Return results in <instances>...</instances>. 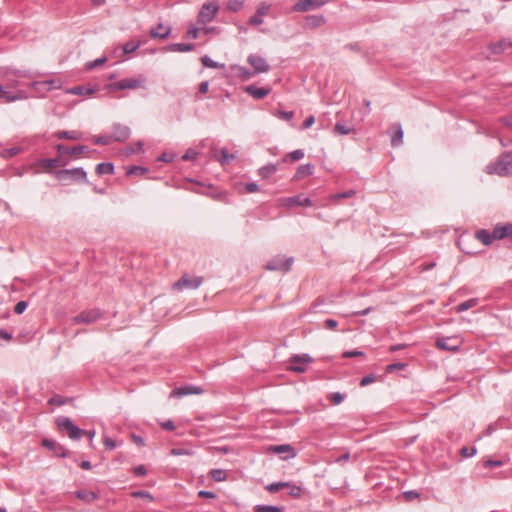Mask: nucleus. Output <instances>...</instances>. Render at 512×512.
Returning a JSON list of instances; mask_svg holds the SVG:
<instances>
[{"label": "nucleus", "instance_id": "obj_47", "mask_svg": "<svg viewBox=\"0 0 512 512\" xmlns=\"http://www.w3.org/2000/svg\"><path fill=\"white\" fill-rule=\"evenodd\" d=\"M352 131H353L352 128H349L346 125L339 123V122L336 123L334 126V132L337 134H340V135H347Z\"/></svg>", "mask_w": 512, "mask_h": 512}, {"label": "nucleus", "instance_id": "obj_26", "mask_svg": "<svg viewBox=\"0 0 512 512\" xmlns=\"http://www.w3.org/2000/svg\"><path fill=\"white\" fill-rule=\"evenodd\" d=\"M495 236L498 237L499 240L504 238L512 239V223L495 226Z\"/></svg>", "mask_w": 512, "mask_h": 512}, {"label": "nucleus", "instance_id": "obj_57", "mask_svg": "<svg viewBox=\"0 0 512 512\" xmlns=\"http://www.w3.org/2000/svg\"><path fill=\"white\" fill-rule=\"evenodd\" d=\"M376 380V377L374 374H369V375H366L364 376L361 380H360V386L361 387H364V386H367L371 383H373L374 381Z\"/></svg>", "mask_w": 512, "mask_h": 512}, {"label": "nucleus", "instance_id": "obj_35", "mask_svg": "<svg viewBox=\"0 0 512 512\" xmlns=\"http://www.w3.org/2000/svg\"><path fill=\"white\" fill-rule=\"evenodd\" d=\"M306 22L310 28H316L323 25L326 20L322 15H312L306 18Z\"/></svg>", "mask_w": 512, "mask_h": 512}, {"label": "nucleus", "instance_id": "obj_58", "mask_svg": "<svg viewBox=\"0 0 512 512\" xmlns=\"http://www.w3.org/2000/svg\"><path fill=\"white\" fill-rule=\"evenodd\" d=\"M28 306V303L26 301H19L15 306H14V312L16 314H22L25 309L27 308Z\"/></svg>", "mask_w": 512, "mask_h": 512}, {"label": "nucleus", "instance_id": "obj_33", "mask_svg": "<svg viewBox=\"0 0 512 512\" xmlns=\"http://www.w3.org/2000/svg\"><path fill=\"white\" fill-rule=\"evenodd\" d=\"M313 173V166L310 164L300 165L297 168L295 179L299 180Z\"/></svg>", "mask_w": 512, "mask_h": 512}, {"label": "nucleus", "instance_id": "obj_17", "mask_svg": "<svg viewBox=\"0 0 512 512\" xmlns=\"http://www.w3.org/2000/svg\"><path fill=\"white\" fill-rule=\"evenodd\" d=\"M204 392L203 388L194 385L177 387L172 391V396L183 397L187 395H200Z\"/></svg>", "mask_w": 512, "mask_h": 512}, {"label": "nucleus", "instance_id": "obj_1", "mask_svg": "<svg viewBox=\"0 0 512 512\" xmlns=\"http://www.w3.org/2000/svg\"><path fill=\"white\" fill-rule=\"evenodd\" d=\"M488 174H497L499 176L512 175V151L503 153L499 160L486 167Z\"/></svg>", "mask_w": 512, "mask_h": 512}, {"label": "nucleus", "instance_id": "obj_62", "mask_svg": "<svg viewBox=\"0 0 512 512\" xmlns=\"http://www.w3.org/2000/svg\"><path fill=\"white\" fill-rule=\"evenodd\" d=\"M197 156V152L193 149H188L185 154L182 156L184 161H189L195 159Z\"/></svg>", "mask_w": 512, "mask_h": 512}, {"label": "nucleus", "instance_id": "obj_8", "mask_svg": "<svg viewBox=\"0 0 512 512\" xmlns=\"http://www.w3.org/2000/svg\"><path fill=\"white\" fill-rule=\"evenodd\" d=\"M461 339L457 336L437 337L435 345L438 349L444 351H457L461 345Z\"/></svg>", "mask_w": 512, "mask_h": 512}, {"label": "nucleus", "instance_id": "obj_14", "mask_svg": "<svg viewBox=\"0 0 512 512\" xmlns=\"http://www.w3.org/2000/svg\"><path fill=\"white\" fill-rule=\"evenodd\" d=\"M66 164L67 162L62 159V155L56 158L41 159L37 162V165L40 168H42L45 172H51L52 169L57 167H63Z\"/></svg>", "mask_w": 512, "mask_h": 512}, {"label": "nucleus", "instance_id": "obj_31", "mask_svg": "<svg viewBox=\"0 0 512 512\" xmlns=\"http://www.w3.org/2000/svg\"><path fill=\"white\" fill-rule=\"evenodd\" d=\"M194 47H195L194 44H190V43H175V44H170L167 47V50L173 51V52H189V51L194 50Z\"/></svg>", "mask_w": 512, "mask_h": 512}, {"label": "nucleus", "instance_id": "obj_54", "mask_svg": "<svg viewBox=\"0 0 512 512\" xmlns=\"http://www.w3.org/2000/svg\"><path fill=\"white\" fill-rule=\"evenodd\" d=\"M343 358H354V357H358V356H364V352L361 351V350H348V351H345L343 352L342 354Z\"/></svg>", "mask_w": 512, "mask_h": 512}, {"label": "nucleus", "instance_id": "obj_4", "mask_svg": "<svg viewBox=\"0 0 512 512\" xmlns=\"http://www.w3.org/2000/svg\"><path fill=\"white\" fill-rule=\"evenodd\" d=\"M58 428L66 431L72 440H79L84 434V430L73 423V421L65 416H60L56 419Z\"/></svg>", "mask_w": 512, "mask_h": 512}, {"label": "nucleus", "instance_id": "obj_50", "mask_svg": "<svg viewBox=\"0 0 512 512\" xmlns=\"http://www.w3.org/2000/svg\"><path fill=\"white\" fill-rule=\"evenodd\" d=\"M287 488H289V495L294 497V498H298L301 496V493H302V488L300 486H297V485H291L289 484V486H286Z\"/></svg>", "mask_w": 512, "mask_h": 512}, {"label": "nucleus", "instance_id": "obj_44", "mask_svg": "<svg viewBox=\"0 0 512 512\" xmlns=\"http://www.w3.org/2000/svg\"><path fill=\"white\" fill-rule=\"evenodd\" d=\"M243 0H229L227 9L232 12H237L243 7Z\"/></svg>", "mask_w": 512, "mask_h": 512}, {"label": "nucleus", "instance_id": "obj_15", "mask_svg": "<svg viewBox=\"0 0 512 512\" xmlns=\"http://www.w3.org/2000/svg\"><path fill=\"white\" fill-rule=\"evenodd\" d=\"M268 450L279 455L286 454L282 457L284 460L294 458L297 455L295 448L290 444L271 445Z\"/></svg>", "mask_w": 512, "mask_h": 512}, {"label": "nucleus", "instance_id": "obj_41", "mask_svg": "<svg viewBox=\"0 0 512 512\" xmlns=\"http://www.w3.org/2000/svg\"><path fill=\"white\" fill-rule=\"evenodd\" d=\"M345 396L340 392H332L327 396V399L333 405H339L344 401Z\"/></svg>", "mask_w": 512, "mask_h": 512}, {"label": "nucleus", "instance_id": "obj_6", "mask_svg": "<svg viewBox=\"0 0 512 512\" xmlns=\"http://www.w3.org/2000/svg\"><path fill=\"white\" fill-rule=\"evenodd\" d=\"M293 257L285 258L282 255H277L274 258H272L267 264L266 269L270 271H282L287 272L290 270L292 263H293Z\"/></svg>", "mask_w": 512, "mask_h": 512}, {"label": "nucleus", "instance_id": "obj_10", "mask_svg": "<svg viewBox=\"0 0 512 512\" xmlns=\"http://www.w3.org/2000/svg\"><path fill=\"white\" fill-rule=\"evenodd\" d=\"M41 445L51 450L57 457L66 458L70 454L69 450L66 447L57 443L55 440L49 438L42 439Z\"/></svg>", "mask_w": 512, "mask_h": 512}, {"label": "nucleus", "instance_id": "obj_27", "mask_svg": "<svg viewBox=\"0 0 512 512\" xmlns=\"http://www.w3.org/2000/svg\"><path fill=\"white\" fill-rule=\"evenodd\" d=\"M75 496L86 503H91L98 499L97 493L90 490H77Z\"/></svg>", "mask_w": 512, "mask_h": 512}, {"label": "nucleus", "instance_id": "obj_45", "mask_svg": "<svg viewBox=\"0 0 512 512\" xmlns=\"http://www.w3.org/2000/svg\"><path fill=\"white\" fill-rule=\"evenodd\" d=\"M285 486H289V483L288 482H273L271 484H269L266 489L270 492V493H276L278 492L280 489L284 488Z\"/></svg>", "mask_w": 512, "mask_h": 512}, {"label": "nucleus", "instance_id": "obj_34", "mask_svg": "<svg viewBox=\"0 0 512 512\" xmlns=\"http://www.w3.org/2000/svg\"><path fill=\"white\" fill-rule=\"evenodd\" d=\"M278 170V167L277 165L275 164H268L266 166H263L261 167L259 170H258V174L264 178V179H267L269 178L270 176H272L274 173H276V171Z\"/></svg>", "mask_w": 512, "mask_h": 512}, {"label": "nucleus", "instance_id": "obj_18", "mask_svg": "<svg viewBox=\"0 0 512 512\" xmlns=\"http://www.w3.org/2000/svg\"><path fill=\"white\" fill-rule=\"evenodd\" d=\"M111 137H113V141L124 142L130 137V129L128 126L116 123L113 125Z\"/></svg>", "mask_w": 512, "mask_h": 512}, {"label": "nucleus", "instance_id": "obj_16", "mask_svg": "<svg viewBox=\"0 0 512 512\" xmlns=\"http://www.w3.org/2000/svg\"><path fill=\"white\" fill-rule=\"evenodd\" d=\"M282 206L293 207V206H311L312 201L308 197H302L301 195L282 198L279 200Z\"/></svg>", "mask_w": 512, "mask_h": 512}, {"label": "nucleus", "instance_id": "obj_39", "mask_svg": "<svg viewBox=\"0 0 512 512\" xmlns=\"http://www.w3.org/2000/svg\"><path fill=\"white\" fill-rule=\"evenodd\" d=\"M304 157V151L301 149L294 150L290 153H288L284 158L283 161H287V159H290L291 161H298L301 160Z\"/></svg>", "mask_w": 512, "mask_h": 512}, {"label": "nucleus", "instance_id": "obj_25", "mask_svg": "<svg viewBox=\"0 0 512 512\" xmlns=\"http://www.w3.org/2000/svg\"><path fill=\"white\" fill-rule=\"evenodd\" d=\"M171 33V27L165 26L162 23H159L157 27L152 28L150 31V36L154 39L160 38L165 39L167 38Z\"/></svg>", "mask_w": 512, "mask_h": 512}, {"label": "nucleus", "instance_id": "obj_63", "mask_svg": "<svg viewBox=\"0 0 512 512\" xmlns=\"http://www.w3.org/2000/svg\"><path fill=\"white\" fill-rule=\"evenodd\" d=\"M147 474V469L144 465H138L134 468V475L138 477L145 476Z\"/></svg>", "mask_w": 512, "mask_h": 512}, {"label": "nucleus", "instance_id": "obj_40", "mask_svg": "<svg viewBox=\"0 0 512 512\" xmlns=\"http://www.w3.org/2000/svg\"><path fill=\"white\" fill-rule=\"evenodd\" d=\"M354 195H355L354 190H348L345 192L333 194V195H331L330 199L333 202H338L341 199L350 198V197H353Z\"/></svg>", "mask_w": 512, "mask_h": 512}, {"label": "nucleus", "instance_id": "obj_13", "mask_svg": "<svg viewBox=\"0 0 512 512\" xmlns=\"http://www.w3.org/2000/svg\"><path fill=\"white\" fill-rule=\"evenodd\" d=\"M28 96L25 91L17 90L16 93H11L4 89L3 85L0 84V102H15L18 100L27 99Z\"/></svg>", "mask_w": 512, "mask_h": 512}, {"label": "nucleus", "instance_id": "obj_7", "mask_svg": "<svg viewBox=\"0 0 512 512\" xmlns=\"http://www.w3.org/2000/svg\"><path fill=\"white\" fill-rule=\"evenodd\" d=\"M203 282L201 277H194L188 274L183 275L178 281L173 284L174 290H183V289H196Z\"/></svg>", "mask_w": 512, "mask_h": 512}, {"label": "nucleus", "instance_id": "obj_52", "mask_svg": "<svg viewBox=\"0 0 512 512\" xmlns=\"http://www.w3.org/2000/svg\"><path fill=\"white\" fill-rule=\"evenodd\" d=\"M170 453H171V455H174V456H181V455H192L193 451L185 449V448L176 447V448L171 449Z\"/></svg>", "mask_w": 512, "mask_h": 512}, {"label": "nucleus", "instance_id": "obj_37", "mask_svg": "<svg viewBox=\"0 0 512 512\" xmlns=\"http://www.w3.org/2000/svg\"><path fill=\"white\" fill-rule=\"evenodd\" d=\"M209 475L216 482L225 481L227 479V472L223 469H212Z\"/></svg>", "mask_w": 512, "mask_h": 512}, {"label": "nucleus", "instance_id": "obj_55", "mask_svg": "<svg viewBox=\"0 0 512 512\" xmlns=\"http://www.w3.org/2000/svg\"><path fill=\"white\" fill-rule=\"evenodd\" d=\"M201 62L202 64L205 66V67H208V68H218V64L217 62L213 61L210 57H208L207 55L203 56L201 58Z\"/></svg>", "mask_w": 512, "mask_h": 512}, {"label": "nucleus", "instance_id": "obj_46", "mask_svg": "<svg viewBox=\"0 0 512 512\" xmlns=\"http://www.w3.org/2000/svg\"><path fill=\"white\" fill-rule=\"evenodd\" d=\"M139 46H140V42L129 41L124 44L123 52L125 54L132 53V52L136 51L139 48Z\"/></svg>", "mask_w": 512, "mask_h": 512}, {"label": "nucleus", "instance_id": "obj_60", "mask_svg": "<svg viewBox=\"0 0 512 512\" xmlns=\"http://www.w3.org/2000/svg\"><path fill=\"white\" fill-rule=\"evenodd\" d=\"M277 115L278 117H280L281 119L283 120H286V121H289L290 119L293 118L294 116V112L293 111H282V110H279L277 112Z\"/></svg>", "mask_w": 512, "mask_h": 512}, {"label": "nucleus", "instance_id": "obj_53", "mask_svg": "<svg viewBox=\"0 0 512 512\" xmlns=\"http://www.w3.org/2000/svg\"><path fill=\"white\" fill-rule=\"evenodd\" d=\"M148 170L144 167H141V166H132L129 168V170L127 171V173L129 175H143L147 172Z\"/></svg>", "mask_w": 512, "mask_h": 512}, {"label": "nucleus", "instance_id": "obj_48", "mask_svg": "<svg viewBox=\"0 0 512 512\" xmlns=\"http://www.w3.org/2000/svg\"><path fill=\"white\" fill-rule=\"evenodd\" d=\"M460 455L464 458L472 457L476 455L477 449L475 447H462L459 451Z\"/></svg>", "mask_w": 512, "mask_h": 512}, {"label": "nucleus", "instance_id": "obj_23", "mask_svg": "<svg viewBox=\"0 0 512 512\" xmlns=\"http://www.w3.org/2000/svg\"><path fill=\"white\" fill-rule=\"evenodd\" d=\"M475 238L481 241L486 246L490 245L494 240H499L498 237L495 236V228L493 229L492 232L486 229L478 230L475 233Z\"/></svg>", "mask_w": 512, "mask_h": 512}, {"label": "nucleus", "instance_id": "obj_3", "mask_svg": "<svg viewBox=\"0 0 512 512\" xmlns=\"http://www.w3.org/2000/svg\"><path fill=\"white\" fill-rule=\"evenodd\" d=\"M56 179L60 182H67L69 180L74 182L87 183V173L83 168L62 169L54 173Z\"/></svg>", "mask_w": 512, "mask_h": 512}, {"label": "nucleus", "instance_id": "obj_43", "mask_svg": "<svg viewBox=\"0 0 512 512\" xmlns=\"http://www.w3.org/2000/svg\"><path fill=\"white\" fill-rule=\"evenodd\" d=\"M200 31H201V27H197L191 23L186 32V37L189 39H196V38H198Z\"/></svg>", "mask_w": 512, "mask_h": 512}, {"label": "nucleus", "instance_id": "obj_56", "mask_svg": "<svg viewBox=\"0 0 512 512\" xmlns=\"http://www.w3.org/2000/svg\"><path fill=\"white\" fill-rule=\"evenodd\" d=\"M248 23L251 26L261 25L263 23V17L258 13H255L253 16L250 17Z\"/></svg>", "mask_w": 512, "mask_h": 512}, {"label": "nucleus", "instance_id": "obj_42", "mask_svg": "<svg viewBox=\"0 0 512 512\" xmlns=\"http://www.w3.org/2000/svg\"><path fill=\"white\" fill-rule=\"evenodd\" d=\"M71 399H68V398H64L63 396L61 395H58V394H55L54 396H52L49 400H48V403L51 404V405H55V406H62L64 404H66L68 401H70Z\"/></svg>", "mask_w": 512, "mask_h": 512}, {"label": "nucleus", "instance_id": "obj_24", "mask_svg": "<svg viewBox=\"0 0 512 512\" xmlns=\"http://www.w3.org/2000/svg\"><path fill=\"white\" fill-rule=\"evenodd\" d=\"M489 48L493 54H501L508 49H512V41L509 39H501L495 43H492Z\"/></svg>", "mask_w": 512, "mask_h": 512}, {"label": "nucleus", "instance_id": "obj_5", "mask_svg": "<svg viewBox=\"0 0 512 512\" xmlns=\"http://www.w3.org/2000/svg\"><path fill=\"white\" fill-rule=\"evenodd\" d=\"M218 10L219 6L216 2L205 3L199 11L197 23L201 26H206L215 18Z\"/></svg>", "mask_w": 512, "mask_h": 512}, {"label": "nucleus", "instance_id": "obj_12", "mask_svg": "<svg viewBox=\"0 0 512 512\" xmlns=\"http://www.w3.org/2000/svg\"><path fill=\"white\" fill-rule=\"evenodd\" d=\"M325 3V0H300L293 6V10L296 12H307L320 8Z\"/></svg>", "mask_w": 512, "mask_h": 512}, {"label": "nucleus", "instance_id": "obj_32", "mask_svg": "<svg viewBox=\"0 0 512 512\" xmlns=\"http://www.w3.org/2000/svg\"><path fill=\"white\" fill-rule=\"evenodd\" d=\"M95 170L98 175H111L114 173V166L109 162L99 163Z\"/></svg>", "mask_w": 512, "mask_h": 512}, {"label": "nucleus", "instance_id": "obj_64", "mask_svg": "<svg viewBox=\"0 0 512 512\" xmlns=\"http://www.w3.org/2000/svg\"><path fill=\"white\" fill-rule=\"evenodd\" d=\"M198 496L200 498H210V499H214L216 498V494L212 491H207V490H200L198 492Z\"/></svg>", "mask_w": 512, "mask_h": 512}, {"label": "nucleus", "instance_id": "obj_2", "mask_svg": "<svg viewBox=\"0 0 512 512\" xmlns=\"http://www.w3.org/2000/svg\"><path fill=\"white\" fill-rule=\"evenodd\" d=\"M146 78L143 75H139L137 77L132 78H124L117 82H113L106 85V89L109 92H115L118 90H125V89H139V88H146Z\"/></svg>", "mask_w": 512, "mask_h": 512}, {"label": "nucleus", "instance_id": "obj_51", "mask_svg": "<svg viewBox=\"0 0 512 512\" xmlns=\"http://www.w3.org/2000/svg\"><path fill=\"white\" fill-rule=\"evenodd\" d=\"M475 305H476V300L475 299H471V300H468L466 302H463V303L459 304L456 309H457L458 312H461V311H465V310H467L469 308H472Z\"/></svg>", "mask_w": 512, "mask_h": 512}, {"label": "nucleus", "instance_id": "obj_61", "mask_svg": "<svg viewBox=\"0 0 512 512\" xmlns=\"http://www.w3.org/2000/svg\"><path fill=\"white\" fill-rule=\"evenodd\" d=\"M405 367H406L405 363L397 362V363H393V364L388 365L386 370H387V372H392L394 370L404 369Z\"/></svg>", "mask_w": 512, "mask_h": 512}, {"label": "nucleus", "instance_id": "obj_21", "mask_svg": "<svg viewBox=\"0 0 512 512\" xmlns=\"http://www.w3.org/2000/svg\"><path fill=\"white\" fill-rule=\"evenodd\" d=\"M245 91L255 99H263L271 92L270 87H257L255 85H249L245 88Z\"/></svg>", "mask_w": 512, "mask_h": 512}, {"label": "nucleus", "instance_id": "obj_11", "mask_svg": "<svg viewBox=\"0 0 512 512\" xmlns=\"http://www.w3.org/2000/svg\"><path fill=\"white\" fill-rule=\"evenodd\" d=\"M247 62L253 67L254 73H266L269 71L270 66L266 59L262 56L251 54L249 55Z\"/></svg>", "mask_w": 512, "mask_h": 512}, {"label": "nucleus", "instance_id": "obj_30", "mask_svg": "<svg viewBox=\"0 0 512 512\" xmlns=\"http://www.w3.org/2000/svg\"><path fill=\"white\" fill-rule=\"evenodd\" d=\"M54 85V80L36 81L31 84V86L38 92L50 91Z\"/></svg>", "mask_w": 512, "mask_h": 512}, {"label": "nucleus", "instance_id": "obj_49", "mask_svg": "<svg viewBox=\"0 0 512 512\" xmlns=\"http://www.w3.org/2000/svg\"><path fill=\"white\" fill-rule=\"evenodd\" d=\"M94 141L99 145H109L113 142V137L111 135L97 136Z\"/></svg>", "mask_w": 512, "mask_h": 512}, {"label": "nucleus", "instance_id": "obj_20", "mask_svg": "<svg viewBox=\"0 0 512 512\" xmlns=\"http://www.w3.org/2000/svg\"><path fill=\"white\" fill-rule=\"evenodd\" d=\"M56 148H57V151L59 152V154L62 156L63 155L78 156V155L88 151V147L84 146V145H79V146L69 148L68 146H66L64 144H58L56 146Z\"/></svg>", "mask_w": 512, "mask_h": 512}, {"label": "nucleus", "instance_id": "obj_28", "mask_svg": "<svg viewBox=\"0 0 512 512\" xmlns=\"http://www.w3.org/2000/svg\"><path fill=\"white\" fill-rule=\"evenodd\" d=\"M97 91V89L89 87V86H75L67 90V93L73 95H92Z\"/></svg>", "mask_w": 512, "mask_h": 512}, {"label": "nucleus", "instance_id": "obj_19", "mask_svg": "<svg viewBox=\"0 0 512 512\" xmlns=\"http://www.w3.org/2000/svg\"><path fill=\"white\" fill-rule=\"evenodd\" d=\"M212 154L213 157L223 166L230 163L232 160L236 158V155L233 153H229L226 148H222L221 150L214 148L212 150Z\"/></svg>", "mask_w": 512, "mask_h": 512}, {"label": "nucleus", "instance_id": "obj_9", "mask_svg": "<svg viewBox=\"0 0 512 512\" xmlns=\"http://www.w3.org/2000/svg\"><path fill=\"white\" fill-rule=\"evenodd\" d=\"M313 359L308 354L293 355L290 358L289 369L293 372L303 373L306 371V364L311 363Z\"/></svg>", "mask_w": 512, "mask_h": 512}, {"label": "nucleus", "instance_id": "obj_36", "mask_svg": "<svg viewBox=\"0 0 512 512\" xmlns=\"http://www.w3.org/2000/svg\"><path fill=\"white\" fill-rule=\"evenodd\" d=\"M81 134L77 131H59L55 134L58 139L78 140Z\"/></svg>", "mask_w": 512, "mask_h": 512}, {"label": "nucleus", "instance_id": "obj_59", "mask_svg": "<svg viewBox=\"0 0 512 512\" xmlns=\"http://www.w3.org/2000/svg\"><path fill=\"white\" fill-rule=\"evenodd\" d=\"M269 9H270V5L263 2L258 6L256 13H258L259 15H261L263 17L268 14Z\"/></svg>", "mask_w": 512, "mask_h": 512}, {"label": "nucleus", "instance_id": "obj_22", "mask_svg": "<svg viewBox=\"0 0 512 512\" xmlns=\"http://www.w3.org/2000/svg\"><path fill=\"white\" fill-rule=\"evenodd\" d=\"M391 131H392L391 145L393 147L400 146L403 143V136H404V132H403L401 124H399V123L393 124L391 126Z\"/></svg>", "mask_w": 512, "mask_h": 512}, {"label": "nucleus", "instance_id": "obj_29", "mask_svg": "<svg viewBox=\"0 0 512 512\" xmlns=\"http://www.w3.org/2000/svg\"><path fill=\"white\" fill-rule=\"evenodd\" d=\"M103 317V314L100 310H90L87 312H82L80 315L76 316L73 320H97L99 318Z\"/></svg>", "mask_w": 512, "mask_h": 512}, {"label": "nucleus", "instance_id": "obj_38", "mask_svg": "<svg viewBox=\"0 0 512 512\" xmlns=\"http://www.w3.org/2000/svg\"><path fill=\"white\" fill-rule=\"evenodd\" d=\"M283 508L275 505H256L254 512H282Z\"/></svg>", "mask_w": 512, "mask_h": 512}]
</instances>
